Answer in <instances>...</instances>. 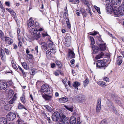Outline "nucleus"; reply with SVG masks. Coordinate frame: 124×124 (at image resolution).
<instances>
[{
  "instance_id": "60",
  "label": "nucleus",
  "mask_w": 124,
  "mask_h": 124,
  "mask_svg": "<svg viewBox=\"0 0 124 124\" xmlns=\"http://www.w3.org/2000/svg\"><path fill=\"white\" fill-rule=\"evenodd\" d=\"M103 80L107 82L109 81L108 78L107 77H105L103 78Z\"/></svg>"
},
{
  "instance_id": "62",
  "label": "nucleus",
  "mask_w": 124,
  "mask_h": 124,
  "mask_svg": "<svg viewBox=\"0 0 124 124\" xmlns=\"http://www.w3.org/2000/svg\"><path fill=\"white\" fill-rule=\"evenodd\" d=\"M15 101L11 99L9 102V103L10 104H13L14 102Z\"/></svg>"
},
{
  "instance_id": "42",
  "label": "nucleus",
  "mask_w": 124,
  "mask_h": 124,
  "mask_svg": "<svg viewBox=\"0 0 124 124\" xmlns=\"http://www.w3.org/2000/svg\"><path fill=\"white\" fill-rule=\"evenodd\" d=\"M93 6L95 9L97 10L98 13L99 14H100L101 12L100 8L96 6L95 5H94Z\"/></svg>"
},
{
  "instance_id": "14",
  "label": "nucleus",
  "mask_w": 124,
  "mask_h": 124,
  "mask_svg": "<svg viewBox=\"0 0 124 124\" xmlns=\"http://www.w3.org/2000/svg\"><path fill=\"white\" fill-rule=\"evenodd\" d=\"M92 48L93 51V53L95 54L98 53L100 51L99 47L95 45H93L92 46Z\"/></svg>"
},
{
  "instance_id": "27",
  "label": "nucleus",
  "mask_w": 124,
  "mask_h": 124,
  "mask_svg": "<svg viewBox=\"0 0 124 124\" xmlns=\"http://www.w3.org/2000/svg\"><path fill=\"white\" fill-rule=\"evenodd\" d=\"M30 32L32 35L37 33L38 31L36 28H33L30 29Z\"/></svg>"
},
{
  "instance_id": "35",
  "label": "nucleus",
  "mask_w": 124,
  "mask_h": 124,
  "mask_svg": "<svg viewBox=\"0 0 124 124\" xmlns=\"http://www.w3.org/2000/svg\"><path fill=\"white\" fill-rule=\"evenodd\" d=\"M5 37L3 32L1 30H0V37L1 39L3 40H4Z\"/></svg>"
},
{
  "instance_id": "33",
  "label": "nucleus",
  "mask_w": 124,
  "mask_h": 124,
  "mask_svg": "<svg viewBox=\"0 0 124 124\" xmlns=\"http://www.w3.org/2000/svg\"><path fill=\"white\" fill-rule=\"evenodd\" d=\"M12 107L9 104H7L4 106V108L5 109L8 111H9L11 109Z\"/></svg>"
},
{
  "instance_id": "45",
  "label": "nucleus",
  "mask_w": 124,
  "mask_h": 124,
  "mask_svg": "<svg viewBox=\"0 0 124 124\" xmlns=\"http://www.w3.org/2000/svg\"><path fill=\"white\" fill-rule=\"evenodd\" d=\"M18 108L19 109H21L23 108H24L26 110V108H25L24 107L23 105H22L20 103H19V104L18 106Z\"/></svg>"
},
{
  "instance_id": "1",
  "label": "nucleus",
  "mask_w": 124,
  "mask_h": 124,
  "mask_svg": "<svg viewBox=\"0 0 124 124\" xmlns=\"http://www.w3.org/2000/svg\"><path fill=\"white\" fill-rule=\"evenodd\" d=\"M16 116L13 112H9L7 115L6 117L8 120L13 121L15 118Z\"/></svg>"
},
{
  "instance_id": "32",
  "label": "nucleus",
  "mask_w": 124,
  "mask_h": 124,
  "mask_svg": "<svg viewBox=\"0 0 124 124\" xmlns=\"http://www.w3.org/2000/svg\"><path fill=\"white\" fill-rule=\"evenodd\" d=\"M80 85V83L77 81L74 82L72 84L73 86L75 88H76L77 89H78L77 87H78Z\"/></svg>"
},
{
  "instance_id": "4",
  "label": "nucleus",
  "mask_w": 124,
  "mask_h": 124,
  "mask_svg": "<svg viewBox=\"0 0 124 124\" xmlns=\"http://www.w3.org/2000/svg\"><path fill=\"white\" fill-rule=\"evenodd\" d=\"M49 44V46L50 48V52L54 54L56 52V51L54 47V45L53 44V42L50 40H49L48 42Z\"/></svg>"
},
{
  "instance_id": "39",
  "label": "nucleus",
  "mask_w": 124,
  "mask_h": 124,
  "mask_svg": "<svg viewBox=\"0 0 124 124\" xmlns=\"http://www.w3.org/2000/svg\"><path fill=\"white\" fill-rule=\"evenodd\" d=\"M18 68L20 69V70L22 72V73L23 74V75L24 77H26V74L24 72V71L22 70V68L21 67L18 66Z\"/></svg>"
},
{
  "instance_id": "29",
  "label": "nucleus",
  "mask_w": 124,
  "mask_h": 124,
  "mask_svg": "<svg viewBox=\"0 0 124 124\" xmlns=\"http://www.w3.org/2000/svg\"><path fill=\"white\" fill-rule=\"evenodd\" d=\"M122 56H119L117 58V64L118 65H120L122 62Z\"/></svg>"
},
{
  "instance_id": "12",
  "label": "nucleus",
  "mask_w": 124,
  "mask_h": 124,
  "mask_svg": "<svg viewBox=\"0 0 124 124\" xmlns=\"http://www.w3.org/2000/svg\"><path fill=\"white\" fill-rule=\"evenodd\" d=\"M0 55V57L3 61L5 62L6 60L5 55L4 51L2 49H1Z\"/></svg>"
},
{
  "instance_id": "2",
  "label": "nucleus",
  "mask_w": 124,
  "mask_h": 124,
  "mask_svg": "<svg viewBox=\"0 0 124 124\" xmlns=\"http://www.w3.org/2000/svg\"><path fill=\"white\" fill-rule=\"evenodd\" d=\"M76 100L78 102L81 103L85 101L86 98L85 96L82 95H79L76 97Z\"/></svg>"
},
{
  "instance_id": "22",
  "label": "nucleus",
  "mask_w": 124,
  "mask_h": 124,
  "mask_svg": "<svg viewBox=\"0 0 124 124\" xmlns=\"http://www.w3.org/2000/svg\"><path fill=\"white\" fill-rule=\"evenodd\" d=\"M113 11L114 14L115 15L118 16L120 14V11L119 10V8H117L115 7L114 8Z\"/></svg>"
},
{
  "instance_id": "61",
  "label": "nucleus",
  "mask_w": 124,
  "mask_h": 124,
  "mask_svg": "<svg viewBox=\"0 0 124 124\" xmlns=\"http://www.w3.org/2000/svg\"><path fill=\"white\" fill-rule=\"evenodd\" d=\"M13 47L14 49H16L17 48V46L16 44H13Z\"/></svg>"
},
{
  "instance_id": "46",
  "label": "nucleus",
  "mask_w": 124,
  "mask_h": 124,
  "mask_svg": "<svg viewBox=\"0 0 124 124\" xmlns=\"http://www.w3.org/2000/svg\"><path fill=\"white\" fill-rule=\"evenodd\" d=\"M7 83V85H8V87H9V86H10L12 84V82L11 80H8Z\"/></svg>"
},
{
  "instance_id": "57",
  "label": "nucleus",
  "mask_w": 124,
  "mask_h": 124,
  "mask_svg": "<svg viewBox=\"0 0 124 124\" xmlns=\"http://www.w3.org/2000/svg\"><path fill=\"white\" fill-rule=\"evenodd\" d=\"M12 66L15 69L17 70V69L18 68L16 66V64L14 63H12Z\"/></svg>"
},
{
  "instance_id": "26",
  "label": "nucleus",
  "mask_w": 124,
  "mask_h": 124,
  "mask_svg": "<svg viewBox=\"0 0 124 124\" xmlns=\"http://www.w3.org/2000/svg\"><path fill=\"white\" fill-rule=\"evenodd\" d=\"M104 54L102 52H101L100 53L96 56L95 58L96 59H98L101 58L104 56Z\"/></svg>"
},
{
  "instance_id": "15",
  "label": "nucleus",
  "mask_w": 124,
  "mask_h": 124,
  "mask_svg": "<svg viewBox=\"0 0 124 124\" xmlns=\"http://www.w3.org/2000/svg\"><path fill=\"white\" fill-rule=\"evenodd\" d=\"M75 55L73 52L71 50H70L68 53V58L70 59L75 58Z\"/></svg>"
},
{
  "instance_id": "25",
  "label": "nucleus",
  "mask_w": 124,
  "mask_h": 124,
  "mask_svg": "<svg viewBox=\"0 0 124 124\" xmlns=\"http://www.w3.org/2000/svg\"><path fill=\"white\" fill-rule=\"evenodd\" d=\"M0 124H7L6 119L4 117L0 118Z\"/></svg>"
},
{
  "instance_id": "21",
  "label": "nucleus",
  "mask_w": 124,
  "mask_h": 124,
  "mask_svg": "<svg viewBox=\"0 0 124 124\" xmlns=\"http://www.w3.org/2000/svg\"><path fill=\"white\" fill-rule=\"evenodd\" d=\"M97 83L98 85L102 87H104L106 86V84L103 81H98Z\"/></svg>"
},
{
  "instance_id": "43",
  "label": "nucleus",
  "mask_w": 124,
  "mask_h": 124,
  "mask_svg": "<svg viewBox=\"0 0 124 124\" xmlns=\"http://www.w3.org/2000/svg\"><path fill=\"white\" fill-rule=\"evenodd\" d=\"M31 74V75H34L35 74V71L34 69L33 68H31V69L30 72Z\"/></svg>"
},
{
  "instance_id": "34",
  "label": "nucleus",
  "mask_w": 124,
  "mask_h": 124,
  "mask_svg": "<svg viewBox=\"0 0 124 124\" xmlns=\"http://www.w3.org/2000/svg\"><path fill=\"white\" fill-rule=\"evenodd\" d=\"M89 83V79L88 78H87L83 82L84 86V87H85Z\"/></svg>"
},
{
  "instance_id": "16",
  "label": "nucleus",
  "mask_w": 124,
  "mask_h": 124,
  "mask_svg": "<svg viewBox=\"0 0 124 124\" xmlns=\"http://www.w3.org/2000/svg\"><path fill=\"white\" fill-rule=\"evenodd\" d=\"M34 21L31 18L27 22V25L29 27H31L34 25Z\"/></svg>"
},
{
  "instance_id": "54",
  "label": "nucleus",
  "mask_w": 124,
  "mask_h": 124,
  "mask_svg": "<svg viewBox=\"0 0 124 124\" xmlns=\"http://www.w3.org/2000/svg\"><path fill=\"white\" fill-rule=\"evenodd\" d=\"M16 95V93H15L13 98L11 99H12L13 100H14V101H15L17 98Z\"/></svg>"
},
{
  "instance_id": "3",
  "label": "nucleus",
  "mask_w": 124,
  "mask_h": 124,
  "mask_svg": "<svg viewBox=\"0 0 124 124\" xmlns=\"http://www.w3.org/2000/svg\"><path fill=\"white\" fill-rule=\"evenodd\" d=\"M50 91V88L48 85H42L41 89V92L42 93H47Z\"/></svg>"
},
{
  "instance_id": "48",
  "label": "nucleus",
  "mask_w": 124,
  "mask_h": 124,
  "mask_svg": "<svg viewBox=\"0 0 124 124\" xmlns=\"http://www.w3.org/2000/svg\"><path fill=\"white\" fill-rule=\"evenodd\" d=\"M10 14L11 15L13 18H16V13L14 11L12 10L11 13Z\"/></svg>"
},
{
  "instance_id": "59",
  "label": "nucleus",
  "mask_w": 124,
  "mask_h": 124,
  "mask_svg": "<svg viewBox=\"0 0 124 124\" xmlns=\"http://www.w3.org/2000/svg\"><path fill=\"white\" fill-rule=\"evenodd\" d=\"M80 118L79 117H78L77 118V124H80L81 123V122H80Z\"/></svg>"
},
{
  "instance_id": "8",
  "label": "nucleus",
  "mask_w": 124,
  "mask_h": 124,
  "mask_svg": "<svg viewBox=\"0 0 124 124\" xmlns=\"http://www.w3.org/2000/svg\"><path fill=\"white\" fill-rule=\"evenodd\" d=\"M71 39V37L70 35L65 37V44L66 46H70Z\"/></svg>"
},
{
  "instance_id": "58",
  "label": "nucleus",
  "mask_w": 124,
  "mask_h": 124,
  "mask_svg": "<svg viewBox=\"0 0 124 124\" xmlns=\"http://www.w3.org/2000/svg\"><path fill=\"white\" fill-rule=\"evenodd\" d=\"M101 123L102 124H107L106 121L105 119L101 121Z\"/></svg>"
},
{
  "instance_id": "30",
  "label": "nucleus",
  "mask_w": 124,
  "mask_h": 124,
  "mask_svg": "<svg viewBox=\"0 0 124 124\" xmlns=\"http://www.w3.org/2000/svg\"><path fill=\"white\" fill-rule=\"evenodd\" d=\"M42 48L44 50H46L47 48V45L46 42H42L41 43Z\"/></svg>"
},
{
  "instance_id": "19",
  "label": "nucleus",
  "mask_w": 124,
  "mask_h": 124,
  "mask_svg": "<svg viewBox=\"0 0 124 124\" xmlns=\"http://www.w3.org/2000/svg\"><path fill=\"white\" fill-rule=\"evenodd\" d=\"M99 46L101 51H104L106 49V47L105 43L100 44L99 45Z\"/></svg>"
},
{
  "instance_id": "40",
  "label": "nucleus",
  "mask_w": 124,
  "mask_h": 124,
  "mask_svg": "<svg viewBox=\"0 0 124 124\" xmlns=\"http://www.w3.org/2000/svg\"><path fill=\"white\" fill-rule=\"evenodd\" d=\"M66 24L67 25L68 28L69 29L70 28L71 26L70 24V23L69 22V19H66Z\"/></svg>"
},
{
  "instance_id": "20",
  "label": "nucleus",
  "mask_w": 124,
  "mask_h": 124,
  "mask_svg": "<svg viewBox=\"0 0 124 124\" xmlns=\"http://www.w3.org/2000/svg\"><path fill=\"white\" fill-rule=\"evenodd\" d=\"M70 122L71 124H75L76 122V117L73 116H71L70 117Z\"/></svg>"
},
{
  "instance_id": "9",
  "label": "nucleus",
  "mask_w": 124,
  "mask_h": 124,
  "mask_svg": "<svg viewBox=\"0 0 124 124\" xmlns=\"http://www.w3.org/2000/svg\"><path fill=\"white\" fill-rule=\"evenodd\" d=\"M68 118L66 117V116L63 114L61 115L59 119V120L62 122L66 123L68 124L69 120Z\"/></svg>"
},
{
  "instance_id": "5",
  "label": "nucleus",
  "mask_w": 124,
  "mask_h": 124,
  "mask_svg": "<svg viewBox=\"0 0 124 124\" xmlns=\"http://www.w3.org/2000/svg\"><path fill=\"white\" fill-rule=\"evenodd\" d=\"M7 87L6 82L3 80H0V89L1 90H5Z\"/></svg>"
},
{
  "instance_id": "36",
  "label": "nucleus",
  "mask_w": 124,
  "mask_h": 124,
  "mask_svg": "<svg viewBox=\"0 0 124 124\" xmlns=\"http://www.w3.org/2000/svg\"><path fill=\"white\" fill-rule=\"evenodd\" d=\"M21 63L22 66L24 69L26 70H27L28 69V66L26 62H23Z\"/></svg>"
},
{
  "instance_id": "44",
  "label": "nucleus",
  "mask_w": 124,
  "mask_h": 124,
  "mask_svg": "<svg viewBox=\"0 0 124 124\" xmlns=\"http://www.w3.org/2000/svg\"><path fill=\"white\" fill-rule=\"evenodd\" d=\"M18 40L19 41V42L18 43V46L19 47H21L22 45V42L21 41L20 38L18 37Z\"/></svg>"
},
{
  "instance_id": "31",
  "label": "nucleus",
  "mask_w": 124,
  "mask_h": 124,
  "mask_svg": "<svg viewBox=\"0 0 124 124\" xmlns=\"http://www.w3.org/2000/svg\"><path fill=\"white\" fill-rule=\"evenodd\" d=\"M65 12L64 13L63 15V17L65 18L66 19H69L68 18V14H67L68 10L67 8V7H66V8L64 9Z\"/></svg>"
},
{
  "instance_id": "7",
  "label": "nucleus",
  "mask_w": 124,
  "mask_h": 124,
  "mask_svg": "<svg viewBox=\"0 0 124 124\" xmlns=\"http://www.w3.org/2000/svg\"><path fill=\"white\" fill-rule=\"evenodd\" d=\"M106 65V63L102 60H98L96 63L97 66L99 68L105 67Z\"/></svg>"
},
{
  "instance_id": "63",
  "label": "nucleus",
  "mask_w": 124,
  "mask_h": 124,
  "mask_svg": "<svg viewBox=\"0 0 124 124\" xmlns=\"http://www.w3.org/2000/svg\"><path fill=\"white\" fill-rule=\"evenodd\" d=\"M76 13L78 16H79L80 15V13L79 11L78 10L76 11Z\"/></svg>"
},
{
  "instance_id": "47",
  "label": "nucleus",
  "mask_w": 124,
  "mask_h": 124,
  "mask_svg": "<svg viewBox=\"0 0 124 124\" xmlns=\"http://www.w3.org/2000/svg\"><path fill=\"white\" fill-rule=\"evenodd\" d=\"M46 54L47 57H51V54L49 50L47 51L46 52Z\"/></svg>"
},
{
  "instance_id": "53",
  "label": "nucleus",
  "mask_w": 124,
  "mask_h": 124,
  "mask_svg": "<svg viewBox=\"0 0 124 124\" xmlns=\"http://www.w3.org/2000/svg\"><path fill=\"white\" fill-rule=\"evenodd\" d=\"M17 34L18 35V37H19L20 38V30L18 28L17 30Z\"/></svg>"
},
{
  "instance_id": "56",
  "label": "nucleus",
  "mask_w": 124,
  "mask_h": 124,
  "mask_svg": "<svg viewBox=\"0 0 124 124\" xmlns=\"http://www.w3.org/2000/svg\"><path fill=\"white\" fill-rule=\"evenodd\" d=\"M82 2L84 3L85 4H86L87 6L88 7L89 4L88 3V2L86 1V0H81Z\"/></svg>"
},
{
  "instance_id": "55",
  "label": "nucleus",
  "mask_w": 124,
  "mask_h": 124,
  "mask_svg": "<svg viewBox=\"0 0 124 124\" xmlns=\"http://www.w3.org/2000/svg\"><path fill=\"white\" fill-rule=\"evenodd\" d=\"M82 14L83 16L86 17L87 15V14L86 13V12L85 11L82 12Z\"/></svg>"
},
{
  "instance_id": "50",
  "label": "nucleus",
  "mask_w": 124,
  "mask_h": 124,
  "mask_svg": "<svg viewBox=\"0 0 124 124\" xmlns=\"http://www.w3.org/2000/svg\"><path fill=\"white\" fill-rule=\"evenodd\" d=\"M65 107L66 108H67V109L70 110V111L71 112H72L73 111V109L72 108L66 106H65Z\"/></svg>"
},
{
  "instance_id": "17",
  "label": "nucleus",
  "mask_w": 124,
  "mask_h": 124,
  "mask_svg": "<svg viewBox=\"0 0 124 124\" xmlns=\"http://www.w3.org/2000/svg\"><path fill=\"white\" fill-rule=\"evenodd\" d=\"M6 42L9 45H10L13 43V40L8 37H6L5 38Z\"/></svg>"
},
{
  "instance_id": "41",
  "label": "nucleus",
  "mask_w": 124,
  "mask_h": 124,
  "mask_svg": "<svg viewBox=\"0 0 124 124\" xmlns=\"http://www.w3.org/2000/svg\"><path fill=\"white\" fill-rule=\"evenodd\" d=\"M17 122L18 124H24V121L21 120L20 118H18Z\"/></svg>"
},
{
  "instance_id": "23",
  "label": "nucleus",
  "mask_w": 124,
  "mask_h": 124,
  "mask_svg": "<svg viewBox=\"0 0 124 124\" xmlns=\"http://www.w3.org/2000/svg\"><path fill=\"white\" fill-rule=\"evenodd\" d=\"M41 35L39 32H38L37 33L34 34L33 35V38L34 39L37 40L40 37Z\"/></svg>"
},
{
  "instance_id": "18",
  "label": "nucleus",
  "mask_w": 124,
  "mask_h": 124,
  "mask_svg": "<svg viewBox=\"0 0 124 124\" xmlns=\"http://www.w3.org/2000/svg\"><path fill=\"white\" fill-rule=\"evenodd\" d=\"M59 100L60 102L64 103L67 102L68 101V99L67 97L65 96L64 97L60 98Z\"/></svg>"
},
{
  "instance_id": "52",
  "label": "nucleus",
  "mask_w": 124,
  "mask_h": 124,
  "mask_svg": "<svg viewBox=\"0 0 124 124\" xmlns=\"http://www.w3.org/2000/svg\"><path fill=\"white\" fill-rule=\"evenodd\" d=\"M21 100L23 103H24L25 102V100L24 97H21Z\"/></svg>"
},
{
  "instance_id": "64",
  "label": "nucleus",
  "mask_w": 124,
  "mask_h": 124,
  "mask_svg": "<svg viewBox=\"0 0 124 124\" xmlns=\"http://www.w3.org/2000/svg\"><path fill=\"white\" fill-rule=\"evenodd\" d=\"M51 67L52 68H54L55 66V64L54 63H51Z\"/></svg>"
},
{
  "instance_id": "24",
  "label": "nucleus",
  "mask_w": 124,
  "mask_h": 124,
  "mask_svg": "<svg viewBox=\"0 0 124 124\" xmlns=\"http://www.w3.org/2000/svg\"><path fill=\"white\" fill-rule=\"evenodd\" d=\"M42 97L44 98L46 100H50L51 98L52 97V96L51 95H48L46 94H44L42 95Z\"/></svg>"
},
{
  "instance_id": "10",
  "label": "nucleus",
  "mask_w": 124,
  "mask_h": 124,
  "mask_svg": "<svg viewBox=\"0 0 124 124\" xmlns=\"http://www.w3.org/2000/svg\"><path fill=\"white\" fill-rule=\"evenodd\" d=\"M121 3L119 0H112L111 4L113 6L116 7L118 6Z\"/></svg>"
},
{
  "instance_id": "11",
  "label": "nucleus",
  "mask_w": 124,
  "mask_h": 124,
  "mask_svg": "<svg viewBox=\"0 0 124 124\" xmlns=\"http://www.w3.org/2000/svg\"><path fill=\"white\" fill-rule=\"evenodd\" d=\"M101 100L99 99L97 100V102L96 106V111L98 112H99L101 109Z\"/></svg>"
},
{
  "instance_id": "13",
  "label": "nucleus",
  "mask_w": 124,
  "mask_h": 124,
  "mask_svg": "<svg viewBox=\"0 0 124 124\" xmlns=\"http://www.w3.org/2000/svg\"><path fill=\"white\" fill-rule=\"evenodd\" d=\"M119 10L121 15H124V4H122L120 5L118 7Z\"/></svg>"
},
{
  "instance_id": "38",
  "label": "nucleus",
  "mask_w": 124,
  "mask_h": 124,
  "mask_svg": "<svg viewBox=\"0 0 124 124\" xmlns=\"http://www.w3.org/2000/svg\"><path fill=\"white\" fill-rule=\"evenodd\" d=\"M113 6H112L111 5L108 7L107 8L106 7L107 10L108 11H111L113 9Z\"/></svg>"
},
{
  "instance_id": "51",
  "label": "nucleus",
  "mask_w": 124,
  "mask_h": 124,
  "mask_svg": "<svg viewBox=\"0 0 124 124\" xmlns=\"http://www.w3.org/2000/svg\"><path fill=\"white\" fill-rule=\"evenodd\" d=\"M79 0H73L72 3L75 4H78L79 3Z\"/></svg>"
},
{
  "instance_id": "6",
  "label": "nucleus",
  "mask_w": 124,
  "mask_h": 124,
  "mask_svg": "<svg viewBox=\"0 0 124 124\" xmlns=\"http://www.w3.org/2000/svg\"><path fill=\"white\" fill-rule=\"evenodd\" d=\"M60 116L59 113L58 112H55L52 116V119L54 121H57L59 119Z\"/></svg>"
},
{
  "instance_id": "28",
  "label": "nucleus",
  "mask_w": 124,
  "mask_h": 124,
  "mask_svg": "<svg viewBox=\"0 0 124 124\" xmlns=\"http://www.w3.org/2000/svg\"><path fill=\"white\" fill-rule=\"evenodd\" d=\"M59 73L61 75L63 74V73L62 72V71L61 70H56L54 71L53 73L56 76H59Z\"/></svg>"
},
{
  "instance_id": "37",
  "label": "nucleus",
  "mask_w": 124,
  "mask_h": 124,
  "mask_svg": "<svg viewBox=\"0 0 124 124\" xmlns=\"http://www.w3.org/2000/svg\"><path fill=\"white\" fill-rule=\"evenodd\" d=\"M55 62L59 68H61L62 64L61 62L60 61L56 60L55 61Z\"/></svg>"
},
{
  "instance_id": "49",
  "label": "nucleus",
  "mask_w": 124,
  "mask_h": 124,
  "mask_svg": "<svg viewBox=\"0 0 124 124\" xmlns=\"http://www.w3.org/2000/svg\"><path fill=\"white\" fill-rule=\"evenodd\" d=\"M34 26L37 27V28H38L40 26V25L39 23L38 22H35V24H34Z\"/></svg>"
}]
</instances>
